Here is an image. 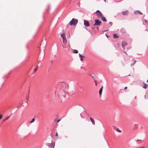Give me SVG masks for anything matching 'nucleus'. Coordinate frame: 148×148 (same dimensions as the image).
<instances>
[{
    "label": "nucleus",
    "instance_id": "27",
    "mask_svg": "<svg viewBox=\"0 0 148 148\" xmlns=\"http://www.w3.org/2000/svg\"><path fill=\"white\" fill-rule=\"evenodd\" d=\"M56 136H58V133L57 132L56 133Z\"/></svg>",
    "mask_w": 148,
    "mask_h": 148
},
{
    "label": "nucleus",
    "instance_id": "33",
    "mask_svg": "<svg viewBox=\"0 0 148 148\" xmlns=\"http://www.w3.org/2000/svg\"><path fill=\"white\" fill-rule=\"evenodd\" d=\"M147 82H148V79L147 80Z\"/></svg>",
    "mask_w": 148,
    "mask_h": 148
},
{
    "label": "nucleus",
    "instance_id": "6",
    "mask_svg": "<svg viewBox=\"0 0 148 148\" xmlns=\"http://www.w3.org/2000/svg\"><path fill=\"white\" fill-rule=\"evenodd\" d=\"M122 13L124 15H127L129 14V13L128 11L126 10L123 12Z\"/></svg>",
    "mask_w": 148,
    "mask_h": 148
},
{
    "label": "nucleus",
    "instance_id": "25",
    "mask_svg": "<svg viewBox=\"0 0 148 148\" xmlns=\"http://www.w3.org/2000/svg\"><path fill=\"white\" fill-rule=\"evenodd\" d=\"M69 36H68V37H69V38H70V36L69 32Z\"/></svg>",
    "mask_w": 148,
    "mask_h": 148
},
{
    "label": "nucleus",
    "instance_id": "2",
    "mask_svg": "<svg viewBox=\"0 0 148 148\" xmlns=\"http://www.w3.org/2000/svg\"><path fill=\"white\" fill-rule=\"evenodd\" d=\"M78 22V20L77 19H75L73 18L72 20L69 23V25H76Z\"/></svg>",
    "mask_w": 148,
    "mask_h": 148
},
{
    "label": "nucleus",
    "instance_id": "5",
    "mask_svg": "<svg viewBox=\"0 0 148 148\" xmlns=\"http://www.w3.org/2000/svg\"><path fill=\"white\" fill-rule=\"evenodd\" d=\"M84 25L85 26L88 27L90 25L88 21L84 20Z\"/></svg>",
    "mask_w": 148,
    "mask_h": 148
},
{
    "label": "nucleus",
    "instance_id": "21",
    "mask_svg": "<svg viewBox=\"0 0 148 148\" xmlns=\"http://www.w3.org/2000/svg\"><path fill=\"white\" fill-rule=\"evenodd\" d=\"M47 145L48 146H51V144L50 143H47Z\"/></svg>",
    "mask_w": 148,
    "mask_h": 148
},
{
    "label": "nucleus",
    "instance_id": "11",
    "mask_svg": "<svg viewBox=\"0 0 148 148\" xmlns=\"http://www.w3.org/2000/svg\"><path fill=\"white\" fill-rule=\"evenodd\" d=\"M90 119L91 122H92V124L93 125H95V122L94 120L91 117H90Z\"/></svg>",
    "mask_w": 148,
    "mask_h": 148
},
{
    "label": "nucleus",
    "instance_id": "30",
    "mask_svg": "<svg viewBox=\"0 0 148 148\" xmlns=\"http://www.w3.org/2000/svg\"><path fill=\"white\" fill-rule=\"evenodd\" d=\"M144 21L146 22H147V20H145Z\"/></svg>",
    "mask_w": 148,
    "mask_h": 148
},
{
    "label": "nucleus",
    "instance_id": "3",
    "mask_svg": "<svg viewBox=\"0 0 148 148\" xmlns=\"http://www.w3.org/2000/svg\"><path fill=\"white\" fill-rule=\"evenodd\" d=\"M127 43L125 42H122V45L123 49L124 50L126 49L128 51L130 49V48L129 46H126L125 47Z\"/></svg>",
    "mask_w": 148,
    "mask_h": 148
},
{
    "label": "nucleus",
    "instance_id": "18",
    "mask_svg": "<svg viewBox=\"0 0 148 148\" xmlns=\"http://www.w3.org/2000/svg\"><path fill=\"white\" fill-rule=\"evenodd\" d=\"M35 120V119L34 118H33L32 119V120L30 121V123H33V122H34V121Z\"/></svg>",
    "mask_w": 148,
    "mask_h": 148
},
{
    "label": "nucleus",
    "instance_id": "7",
    "mask_svg": "<svg viewBox=\"0 0 148 148\" xmlns=\"http://www.w3.org/2000/svg\"><path fill=\"white\" fill-rule=\"evenodd\" d=\"M134 13L135 14H143V13L139 10H136L134 12Z\"/></svg>",
    "mask_w": 148,
    "mask_h": 148
},
{
    "label": "nucleus",
    "instance_id": "37",
    "mask_svg": "<svg viewBox=\"0 0 148 148\" xmlns=\"http://www.w3.org/2000/svg\"><path fill=\"white\" fill-rule=\"evenodd\" d=\"M128 76H130V75H129Z\"/></svg>",
    "mask_w": 148,
    "mask_h": 148
},
{
    "label": "nucleus",
    "instance_id": "14",
    "mask_svg": "<svg viewBox=\"0 0 148 148\" xmlns=\"http://www.w3.org/2000/svg\"><path fill=\"white\" fill-rule=\"evenodd\" d=\"M113 37L114 38H118L119 37L116 34H114L113 35Z\"/></svg>",
    "mask_w": 148,
    "mask_h": 148
},
{
    "label": "nucleus",
    "instance_id": "28",
    "mask_svg": "<svg viewBox=\"0 0 148 148\" xmlns=\"http://www.w3.org/2000/svg\"><path fill=\"white\" fill-rule=\"evenodd\" d=\"M106 36L108 38V35H107V34H106Z\"/></svg>",
    "mask_w": 148,
    "mask_h": 148
},
{
    "label": "nucleus",
    "instance_id": "9",
    "mask_svg": "<svg viewBox=\"0 0 148 148\" xmlns=\"http://www.w3.org/2000/svg\"><path fill=\"white\" fill-rule=\"evenodd\" d=\"M143 88L145 89L147 87L148 85L143 82Z\"/></svg>",
    "mask_w": 148,
    "mask_h": 148
},
{
    "label": "nucleus",
    "instance_id": "24",
    "mask_svg": "<svg viewBox=\"0 0 148 148\" xmlns=\"http://www.w3.org/2000/svg\"><path fill=\"white\" fill-rule=\"evenodd\" d=\"M109 23L112 26V22H110Z\"/></svg>",
    "mask_w": 148,
    "mask_h": 148
},
{
    "label": "nucleus",
    "instance_id": "32",
    "mask_svg": "<svg viewBox=\"0 0 148 148\" xmlns=\"http://www.w3.org/2000/svg\"><path fill=\"white\" fill-rule=\"evenodd\" d=\"M104 1L105 2H106V0H104Z\"/></svg>",
    "mask_w": 148,
    "mask_h": 148
},
{
    "label": "nucleus",
    "instance_id": "13",
    "mask_svg": "<svg viewBox=\"0 0 148 148\" xmlns=\"http://www.w3.org/2000/svg\"><path fill=\"white\" fill-rule=\"evenodd\" d=\"M61 37L63 38V39L64 38H66L65 36V34L64 33H62L61 34Z\"/></svg>",
    "mask_w": 148,
    "mask_h": 148
},
{
    "label": "nucleus",
    "instance_id": "36",
    "mask_svg": "<svg viewBox=\"0 0 148 148\" xmlns=\"http://www.w3.org/2000/svg\"><path fill=\"white\" fill-rule=\"evenodd\" d=\"M69 47H70V45H69Z\"/></svg>",
    "mask_w": 148,
    "mask_h": 148
},
{
    "label": "nucleus",
    "instance_id": "17",
    "mask_svg": "<svg viewBox=\"0 0 148 148\" xmlns=\"http://www.w3.org/2000/svg\"><path fill=\"white\" fill-rule=\"evenodd\" d=\"M10 116H9L7 117H6L5 119L3 120V121L4 122L5 121H6L10 117Z\"/></svg>",
    "mask_w": 148,
    "mask_h": 148
},
{
    "label": "nucleus",
    "instance_id": "35",
    "mask_svg": "<svg viewBox=\"0 0 148 148\" xmlns=\"http://www.w3.org/2000/svg\"><path fill=\"white\" fill-rule=\"evenodd\" d=\"M62 47H63V48H65V47L63 45L62 46Z\"/></svg>",
    "mask_w": 148,
    "mask_h": 148
},
{
    "label": "nucleus",
    "instance_id": "38",
    "mask_svg": "<svg viewBox=\"0 0 148 148\" xmlns=\"http://www.w3.org/2000/svg\"><path fill=\"white\" fill-rule=\"evenodd\" d=\"M95 85H97V83H95Z\"/></svg>",
    "mask_w": 148,
    "mask_h": 148
},
{
    "label": "nucleus",
    "instance_id": "23",
    "mask_svg": "<svg viewBox=\"0 0 148 148\" xmlns=\"http://www.w3.org/2000/svg\"><path fill=\"white\" fill-rule=\"evenodd\" d=\"M2 116L3 115L2 114H0V119L2 118Z\"/></svg>",
    "mask_w": 148,
    "mask_h": 148
},
{
    "label": "nucleus",
    "instance_id": "29",
    "mask_svg": "<svg viewBox=\"0 0 148 148\" xmlns=\"http://www.w3.org/2000/svg\"><path fill=\"white\" fill-rule=\"evenodd\" d=\"M60 121V120H58V121H57V122H58H58H59V121Z\"/></svg>",
    "mask_w": 148,
    "mask_h": 148
},
{
    "label": "nucleus",
    "instance_id": "1",
    "mask_svg": "<svg viewBox=\"0 0 148 148\" xmlns=\"http://www.w3.org/2000/svg\"><path fill=\"white\" fill-rule=\"evenodd\" d=\"M96 13L98 18H101V20L103 21H106V18L103 16L102 13L99 10H97Z\"/></svg>",
    "mask_w": 148,
    "mask_h": 148
},
{
    "label": "nucleus",
    "instance_id": "20",
    "mask_svg": "<svg viewBox=\"0 0 148 148\" xmlns=\"http://www.w3.org/2000/svg\"><path fill=\"white\" fill-rule=\"evenodd\" d=\"M116 130L119 132H121V131L118 128H116Z\"/></svg>",
    "mask_w": 148,
    "mask_h": 148
},
{
    "label": "nucleus",
    "instance_id": "4",
    "mask_svg": "<svg viewBox=\"0 0 148 148\" xmlns=\"http://www.w3.org/2000/svg\"><path fill=\"white\" fill-rule=\"evenodd\" d=\"M95 23L94 24V26L99 25L101 23V22L99 20L97 19L95 20Z\"/></svg>",
    "mask_w": 148,
    "mask_h": 148
},
{
    "label": "nucleus",
    "instance_id": "8",
    "mask_svg": "<svg viewBox=\"0 0 148 148\" xmlns=\"http://www.w3.org/2000/svg\"><path fill=\"white\" fill-rule=\"evenodd\" d=\"M103 86H102L101 88L99 90V94L100 95H101V93H102V90H103Z\"/></svg>",
    "mask_w": 148,
    "mask_h": 148
},
{
    "label": "nucleus",
    "instance_id": "10",
    "mask_svg": "<svg viewBox=\"0 0 148 148\" xmlns=\"http://www.w3.org/2000/svg\"><path fill=\"white\" fill-rule=\"evenodd\" d=\"M63 43L64 44H66L67 43V40L66 38H64L63 39Z\"/></svg>",
    "mask_w": 148,
    "mask_h": 148
},
{
    "label": "nucleus",
    "instance_id": "34",
    "mask_svg": "<svg viewBox=\"0 0 148 148\" xmlns=\"http://www.w3.org/2000/svg\"><path fill=\"white\" fill-rule=\"evenodd\" d=\"M68 50L69 51H70V50L69 49H68Z\"/></svg>",
    "mask_w": 148,
    "mask_h": 148
},
{
    "label": "nucleus",
    "instance_id": "26",
    "mask_svg": "<svg viewBox=\"0 0 148 148\" xmlns=\"http://www.w3.org/2000/svg\"><path fill=\"white\" fill-rule=\"evenodd\" d=\"M127 87H125L124 88V89L125 90H126V89H127Z\"/></svg>",
    "mask_w": 148,
    "mask_h": 148
},
{
    "label": "nucleus",
    "instance_id": "19",
    "mask_svg": "<svg viewBox=\"0 0 148 148\" xmlns=\"http://www.w3.org/2000/svg\"><path fill=\"white\" fill-rule=\"evenodd\" d=\"M38 66H36V68L34 70L35 72H36L37 71V69H38Z\"/></svg>",
    "mask_w": 148,
    "mask_h": 148
},
{
    "label": "nucleus",
    "instance_id": "12",
    "mask_svg": "<svg viewBox=\"0 0 148 148\" xmlns=\"http://www.w3.org/2000/svg\"><path fill=\"white\" fill-rule=\"evenodd\" d=\"M79 56L81 58L80 60L81 61H82L83 60L82 58H84V56H82V55L80 54H79Z\"/></svg>",
    "mask_w": 148,
    "mask_h": 148
},
{
    "label": "nucleus",
    "instance_id": "22",
    "mask_svg": "<svg viewBox=\"0 0 148 148\" xmlns=\"http://www.w3.org/2000/svg\"><path fill=\"white\" fill-rule=\"evenodd\" d=\"M135 62H136V61H135L134 62V63H133V64H131V66H133L135 64Z\"/></svg>",
    "mask_w": 148,
    "mask_h": 148
},
{
    "label": "nucleus",
    "instance_id": "15",
    "mask_svg": "<svg viewBox=\"0 0 148 148\" xmlns=\"http://www.w3.org/2000/svg\"><path fill=\"white\" fill-rule=\"evenodd\" d=\"M51 146L53 148H54L55 146V142L51 143Z\"/></svg>",
    "mask_w": 148,
    "mask_h": 148
},
{
    "label": "nucleus",
    "instance_id": "31",
    "mask_svg": "<svg viewBox=\"0 0 148 148\" xmlns=\"http://www.w3.org/2000/svg\"><path fill=\"white\" fill-rule=\"evenodd\" d=\"M124 52L126 54H127L125 51H124Z\"/></svg>",
    "mask_w": 148,
    "mask_h": 148
},
{
    "label": "nucleus",
    "instance_id": "16",
    "mask_svg": "<svg viewBox=\"0 0 148 148\" xmlns=\"http://www.w3.org/2000/svg\"><path fill=\"white\" fill-rule=\"evenodd\" d=\"M73 52L74 53H78V51L77 50H73Z\"/></svg>",
    "mask_w": 148,
    "mask_h": 148
}]
</instances>
